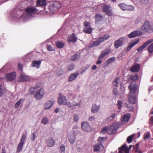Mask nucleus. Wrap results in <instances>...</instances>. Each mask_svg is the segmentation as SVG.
<instances>
[{
    "instance_id": "obj_1",
    "label": "nucleus",
    "mask_w": 153,
    "mask_h": 153,
    "mask_svg": "<svg viewBox=\"0 0 153 153\" xmlns=\"http://www.w3.org/2000/svg\"><path fill=\"white\" fill-rule=\"evenodd\" d=\"M26 3V1H24L20 4V5L22 7L21 8L18 6L11 10L10 13L11 19L13 21H23V18H24V9H23V6Z\"/></svg>"
},
{
    "instance_id": "obj_2",
    "label": "nucleus",
    "mask_w": 153,
    "mask_h": 153,
    "mask_svg": "<svg viewBox=\"0 0 153 153\" xmlns=\"http://www.w3.org/2000/svg\"><path fill=\"white\" fill-rule=\"evenodd\" d=\"M61 7L60 3L57 1H52L48 8L45 7V11L46 13L53 14L56 12Z\"/></svg>"
},
{
    "instance_id": "obj_3",
    "label": "nucleus",
    "mask_w": 153,
    "mask_h": 153,
    "mask_svg": "<svg viewBox=\"0 0 153 153\" xmlns=\"http://www.w3.org/2000/svg\"><path fill=\"white\" fill-rule=\"evenodd\" d=\"M123 125V123L120 122H117L113 123L108 127L107 133L110 135L116 133L117 129L121 127Z\"/></svg>"
},
{
    "instance_id": "obj_4",
    "label": "nucleus",
    "mask_w": 153,
    "mask_h": 153,
    "mask_svg": "<svg viewBox=\"0 0 153 153\" xmlns=\"http://www.w3.org/2000/svg\"><path fill=\"white\" fill-rule=\"evenodd\" d=\"M23 9L24 10L25 9L24 13V18H23L24 22H26L29 17L31 16L34 13L36 10L34 7H26L25 8V6Z\"/></svg>"
},
{
    "instance_id": "obj_5",
    "label": "nucleus",
    "mask_w": 153,
    "mask_h": 153,
    "mask_svg": "<svg viewBox=\"0 0 153 153\" xmlns=\"http://www.w3.org/2000/svg\"><path fill=\"white\" fill-rule=\"evenodd\" d=\"M27 131H26L22 134L20 142L18 145L16 152H19L22 150L24 143L25 140L27 138Z\"/></svg>"
},
{
    "instance_id": "obj_6",
    "label": "nucleus",
    "mask_w": 153,
    "mask_h": 153,
    "mask_svg": "<svg viewBox=\"0 0 153 153\" xmlns=\"http://www.w3.org/2000/svg\"><path fill=\"white\" fill-rule=\"evenodd\" d=\"M110 6L109 5L105 4L103 7V11L105 13V14L108 15V16H113V12L109 8Z\"/></svg>"
},
{
    "instance_id": "obj_7",
    "label": "nucleus",
    "mask_w": 153,
    "mask_h": 153,
    "mask_svg": "<svg viewBox=\"0 0 153 153\" xmlns=\"http://www.w3.org/2000/svg\"><path fill=\"white\" fill-rule=\"evenodd\" d=\"M118 6L123 10H132L134 8V6L127 5L124 3H120Z\"/></svg>"
},
{
    "instance_id": "obj_8",
    "label": "nucleus",
    "mask_w": 153,
    "mask_h": 153,
    "mask_svg": "<svg viewBox=\"0 0 153 153\" xmlns=\"http://www.w3.org/2000/svg\"><path fill=\"white\" fill-rule=\"evenodd\" d=\"M81 127L82 129L85 131L90 132L92 129V128L91 127L89 124L86 122H82Z\"/></svg>"
},
{
    "instance_id": "obj_9",
    "label": "nucleus",
    "mask_w": 153,
    "mask_h": 153,
    "mask_svg": "<svg viewBox=\"0 0 153 153\" xmlns=\"http://www.w3.org/2000/svg\"><path fill=\"white\" fill-rule=\"evenodd\" d=\"M151 25L149 22L146 21L141 27V30H143V32H146L148 31L151 28Z\"/></svg>"
},
{
    "instance_id": "obj_10",
    "label": "nucleus",
    "mask_w": 153,
    "mask_h": 153,
    "mask_svg": "<svg viewBox=\"0 0 153 153\" xmlns=\"http://www.w3.org/2000/svg\"><path fill=\"white\" fill-rule=\"evenodd\" d=\"M104 148L102 142H100V143L93 146L94 151L96 152L98 151L101 152L103 150Z\"/></svg>"
},
{
    "instance_id": "obj_11",
    "label": "nucleus",
    "mask_w": 153,
    "mask_h": 153,
    "mask_svg": "<svg viewBox=\"0 0 153 153\" xmlns=\"http://www.w3.org/2000/svg\"><path fill=\"white\" fill-rule=\"evenodd\" d=\"M143 34L142 32L139 30L134 31L128 35V37L129 38H132L136 37L141 36Z\"/></svg>"
},
{
    "instance_id": "obj_12",
    "label": "nucleus",
    "mask_w": 153,
    "mask_h": 153,
    "mask_svg": "<svg viewBox=\"0 0 153 153\" xmlns=\"http://www.w3.org/2000/svg\"><path fill=\"white\" fill-rule=\"evenodd\" d=\"M128 88L130 91V94L133 95L135 94V93L136 92L137 89V87L136 84L134 85L131 83L128 86Z\"/></svg>"
},
{
    "instance_id": "obj_13",
    "label": "nucleus",
    "mask_w": 153,
    "mask_h": 153,
    "mask_svg": "<svg viewBox=\"0 0 153 153\" xmlns=\"http://www.w3.org/2000/svg\"><path fill=\"white\" fill-rule=\"evenodd\" d=\"M123 38L121 37L115 41L114 45L115 48H118L123 45Z\"/></svg>"
},
{
    "instance_id": "obj_14",
    "label": "nucleus",
    "mask_w": 153,
    "mask_h": 153,
    "mask_svg": "<svg viewBox=\"0 0 153 153\" xmlns=\"http://www.w3.org/2000/svg\"><path fill=\"white\" fill-rule=\"evenodd\" d=\"M153 41V40L152 39H150L149 40L147 41L144 43H143L142 45L139 47L137 49V51L138 52L140 51L141 50H143L147 46L149 45Z\"/></svg>"
},
{
    "instance_id": "obj_15",
    "label": "nucleus",
    "mask_w": 153,
    "mask_h": 153,
    "mask_svg": "<svg viewBox=\"0 0 153 153\" xmlns=\"http://www.w3.org/2000/svg\"><path fill=\"white\" fill-rule=\"evenodd\" d=\"M44 94V90L42 88H41L35 95V97L37 100H39L43 97Z\"/></svg>"
},
{
    "instance_id": "obj_16",
    "label": "nucleus",
    "mask_w": 153,
    "mask_h": 153,
    "mask_svg": "<svg viewBox=\"0 0 153 153\" xmlns=\"http://www.w3.org/2000/svg\"><path fill=\"white\" fill-rule=\"evenodd\" d=\"M136 95L135 94H129L128 99L129 103L132 104H134L136 101Z\"/></svg>"
},
{
    "instance_id": "obj_17",
    "label": "nucleus",
    "mask_w": 153,
    "mask_h": 153,
    "mask_svg": "<svg viewBox=\"0 0 153 153\" xmlns=\"http://www.w3.org/2000/svg\"><path fill=\"white\" fill-rule=\"evenodd\" d=\"M55 140L52 137H49L46 140V145L48 147H52L55 144Z\"/></svg>"
},
{
    "instance_id": "obj_18",
    "label": "nucleus",
    "mask_w": 153,
    "mask_h": 153,
    "mask_svg": "<svg viewBox=\"0 0 153 153\" xmlns=\"http://www.w3.org/2000/svg\"><path fill=\"white\" fill-rule=\"evenodd\" d=\"M77 37L75 36L74 33H73L70 36L67 38L68 41L69 43L71 42H75L77 40Z\"/></svg>"
},
{
    "instance_id": "obj_19",
    "label": "nucleus",
    "mask_w": 153,
    "mask_h": 153,
    "mask_svg": "<svg viewBox=\"0 0 153 153\" xmlns=\"http://www.w3.org/2000/svg\"><path fill=\"white\" fill-rule=\"evenodd\" d=\"M16 74L15 72L7 74H6L8 80L12 81L14 80L16 78Z\"/></svg>"
},
{
    "instance_id": "obj_20",
    "label": "nucleus",
    "mask_w": 153,
    "mask_h": 153,
    "mask_svg": "<svg viewBox=\"0 0 153 153\" xmlns=\"http://www.w3.org/2000/svg\"><path fill=\"white\" fill-rule=\"evenodd\" d=\"M94 18L95 19V23H98L100 22L103 19V17L101 14L98 13L95 14Z\"/></svg>"
},
{
    "instance_id": "obj_21",
    "label": "nucleus",
    "mask_w": 153,
    "mask_h": 153,
    "mask_svg": "<svg viewBox=\"0 0 153 153\" xmlns=\"http://www.w3.org/2000/svg\"><path fill=\"white\" fill-rule=\"evenodd\" d=\"M140 65L139 64L136 63L131 68L130 70L131 72H138L140 70Z\"/></svg>"
},
{
    "instance_id": "obj_22",
    "label": "nucleus",
    "mask_w": 153,
    "mask_h": 153,
    "mask_svg": "<svg viewBox=\"0 0 153 153\" xmlns=\"http://www.w3.org/2000/svg\"><path fill=\"white\" fill-rule=\"evenodd\" d=\"M41 62L42 60L33 61L31 64V66L32 67H36L37 68H39V65Z\"/></svg>"
},
{
    "instance_id": "obj_23",
    "label": "nucleus",
    "mask_w": 153,
    "mask_h": 153,
    "mask_svg": "<svg viewBox=\"0 0 153 153\" xmlns=\"http://www.w3.org/2000/svg\"><path fill=\"white\" fill-rule=\"evenodd\" d=\"M67 99L65 96H62L58 98V102L60 105L65 104Z\"/></svg>"
},
{
    "instance_id": "obj_24",
    "label": "nucleus",
    "mask_w": 153,
    "mask_h": 153,
    "mask_svg": "<svg viewBox=\"0 0 153 153\" xmlns=\"http://www.w3.org/2000/svg\"><path fill=\"white\" fill-rule=\"evenodd\" d=\"M46 0H37L36 1L37 6L39 7H44L46 4Z\"/></svg>"
},
{
    "instance_id": "obj_25",
    "label": "nucleus",
    "mask_w": 153,
    "mask_h": 153,
    "mask_svg": "<svg viewBox=\"0 0 153 153\" xmlns=\"http://www.w3.org/2000/svg\"><path fill=\"white\" fill-rule=\"evenodd\" d=\"M80 58V53H77L71 56L70 57V59L72 61H76L78 60Z\"/></svg>"
},
{
    "instance_id": "obj_26",
    "label": "nucleus",
    "mask_w": 153,
    "mask_h": 153,
    "mask_svg": "<svg viewBox=\"0 0 153 153\" xmlns=\"http://www.w3.org/2000/svg\"><path fill=\"white\" fill-rule=\"evenodd\" d=\"M53 104V102L51 100H49L47 102L45 105V109L46 110L50 109Z\"/></svg>"
},
{
    "instance_id": "obj_27",
    "label": "nucleus",
    "mask_w": 153,
    "mask_h": 153,
    "mask_svg": "<svg viewBox=\"0 0 153 153\" xmlns=\"http://www.w3.org/2000/svg\"><path fill=\"white\" fill-rule=\"evenodd\" d=\"M130 117V114H124L122 120L123 123L125 122L126 123H128Z\"/></svg>"
},
{
    "instance_id": "obj_28",
    "label": "nucleus",
    "mask_w": 153,
    "mask_h": 153,
    "mask_svg": "<svg viewBox=\"0 0 153 153\" xmlns=\"http://www.w3.org/2000/svg\"><path fill=\"white\" fill-rule=\"evenodd\" d=\"M139 39H138L135 42L129 45L127 47L126 49V52H128L135 45H136L139 42Z\"/></svg>"
},
{
    "instance_id": "obj_29",
    "label": "nucleus",
    "mask_w": 153,
    "mask_h": 153,
    "mask_svg": "<svg viewBox=\"0 0 153 153\" xmlns=\"http://www.w3.org/2000/svg\"><path fill=\"white\" fill-rule=\"evenodd\" d=\"M78 73H73L71 74L69 77L68 81L69 82H71L74 80L76 78L78 75Z\"/></svg>"
},
{
    "instance_id": "obj_30",
    "label": "nucleus",
    "mask_w": 153,
    "mask_h": 153,
    "mask_svg": "<svg viewBox=\"0 0 153 153\" xmlns=\"http://www.w3.org/2000/svg\"><path fill=\"white\" fill-rule=\"evenodd\" d=\"M68 139L70 143L71 144H73L76 140V135L74 134L73 135L69 136Z\"/></svg>"
},
{
    "instance_id": "obj_31",
    "label": "nucleus",
    "mask_w": 153,
    "mask_h": 153,
    "mask_svg": "<svg viewBox=\"0 0 153 153\" xmlns=\"http://www.w3.org/2000/svg\"><path fill=\"white\" fill-rule=\"evenodd\" d=\"M140 145V143H138L133 146V149L135 152L138 153H142L143 151L139 148V146Z\"/></svg>"
},
{
    "instance_id": "obj_32",
    "label": "nucleus",
    "mask_w": 153,
    "mask_h": 153,
    "mask_svg": "<svg viewBox=\"0 0 153 153\" xmlns=\"http://www.w3.org/2000/svg\"><path fill=\"white\" fill-rule=\"evenodd\" d=\"M56 46L59 48L61 49L65 45L64 43L60 41H58L56 42L55 43Z\"/></svg>"
},
{
    "instance_id": "obj_33",
    "label": "nucleus",
    "mask_w": 153,
    "mask_h": 153,
    "mask_svg": "<svg viewBox=\"0 0 153 153\" xmlns=\"http://www.w3.org/2000/svg\"><path fill=\"white\" fill-rule=\"evenodd\" d=\"M28 79V77L27 75L22 73L20 74V81H27Z\"/></svg>"
},
{
    "instance_id": "obj_34",
    "label": "nucleus",
    "mask_w": 153,
    "mask_h": 153,
    "mask_svg": "<svg viewBox=\"0 0 153 153\" xmlns=\"http://www.w3.org/2000/svg\"><path fill=\"white\" fill-rule=\"evenodd\" d=\"M99 109V107L96 104H93L91 108V111L93 113H96Z\"/></svg>"
},
{
    "instance_id": "obj_35",
    "label": "nucleus",
    "mask_w": 153,
    "mask_h": 153,
    "mask_svg": "<svg viewBox=\"0 0 153 153\" xmlns=\"http://www.w3.org/2000/svg\"><path fill=\"white\" fill-rule=\"evenodd\" d=\"M100 45V43H98L97 41H95L93 42L92 43L90 44L88 47L89 48H91Z\"/></svg>"
},
{
    "instance_id": "obj_36",
    "label": "nucleus",
    "mask_w": 153,
    "mask_h": 153,
    "mask_svg": "<svg viewBox=\"0 0 153 153\" xmlns=\"http://www.w3.org/2000/svg\"><path fill=\"white\" fill-rule=\"evenodd\" d=\"M24 99L23 98L21 99L18 100L15 104V107L16 108H17L18 107L19 105L21 104V102H23L24 101Z\"/></svg>"
},
{
    "instance_id": "obj_37",
    "label": "nucleus",
    "mask_w": 153,
    "mask_h": 153,
    "mask_svg": "<svg viewBox=\"0 0 153 153\" xmlns=\"http://www.w3.org/2000/svg\"><path fill=\"white\" fill-rule=\"evenodd\" d=\"M115 58L114 57H112L111 58H110L106 61V63L108 64H109L110 63H112L113 62L115 61Z\"/></svg>"
},
{
    "instance_id": "obj_38",
    "label": "nucleus",
    "mask_w": 153,
    "mask_h": 153,
    "mask_svg": "<svg viewBox=\"0 0 153 153\" xmlns=\"http://www.w3.org/2000/svg\"><path fill=\"white\" fill-rule=\"evenodd\" d=\"M134 135L135 134H134L129 136L127 137V141L128 143H129L131 142L133 138Z\"/></svg>"
},
{
    "instance_id": "obj_39",
    "label": "nucleus",
    "mask_w": 153,
    "mask_h": 153,
    "mask_svg": "<svg viewBox=\"0 0 153 153\" xmlns=\"http://www.w3.org/2000/svg\"><path fill=\"white\" fill-rule=\"evenodd\" d=\"M48 118L46 117H43L41 120L42 123L45 125H47L48 123Z\"/></svg>"
},
{
    "instance_id": "obj_40",
    "label": "nucleus",
    "mask_w": 153,
    "mask_h": 153,
    "mask_svg": "<svg viewBox=\"0 0 153 153\" xmlns=\"http://www.w3.org/2000/svg\"><path fill=\"white\" fill-rule=\"evenodd\" d=\"M1 86H0V97L3 96L6 92V89L5 88H1Z\"/></svg>"
},
{
    "instance_id": "obj_41",
    "label": "nucleus",
    "mask_w": 153,
    "mask_h": 153,
    "mask_svg": "<svg viewBox=\"0 0 153 153\" xmlns=\"http://www.w3.org/2000/svg\"><path fill=\"white\" fill-rule=\"evenodd\" d=\"M64 105H66L68 107L72 109H74V104H71L70 102H67V100H66V102L65 103Z\"/></svg>"
},
{
    "instance_id": "obj_42",
    "label": "nucleus",
    "mask_w": 153,
    "mask_h": 153,
    "mask_svg": "<svg viewBox=\"0 0 153 153\" xmlns=\"http://www.w3.org/2000/svg\"><path fill=\"white\" fill-rule=\"evenodd\" d=\"M111 50L109 48L105 49L104 51H102L101 53H103V54H104L105 56L107 54H108L110 52Z\"/></svg>"
},
{
    "instance_id": "obj_43",
    "label": "nucleus",
    "mask_w": 153,
    "mask_h": 153,
    "mask_svg": "<svg viewBox=\"0 0 153 153\" xmlns=\"http://www.w3.org/2000/svg\"><path fill=\"white\" fill-rule=\"evenodd\" d=\"M92 28L91 27L89 28H85L84 29V32L90 34L92 32Z\"/></svg>"
},
{
    "instance_id": "obj_44",
    "label": "nucleus",
    "mask_w": 153,
    "mask_h": 153,
    "mask_svg": "<svg viewBox=\"0 0 153 153\" xmlns=\"http://www.w3.org/2000/svg\"><path fill=\"white\" fill-rule=\"evenodd\" d=\"M147 49L149 53H152L153 52V44H151L148 47Z\"/></svg>"
},
{
    "instance_id": "obj_45",
    "label": "nucleus",
    "mask_w": 153,
    "mask_h": 153,
    "mask_svg": "<svg viewBox=\"0 0 153 153\" xmlns=\"http://www.w3.org/2000/svg\"><path fill=\"white\" fill-rule=\"evenodd\" d=\"M47 49L48 51H55V49L51 47V46L50 45H48L47 46Z\"/></svg>"
},
{
    "instance_id": "obj_46",
    "label": "nucleus",
    "mask_w": 153,
    "mask_h": 153,
    "mask_svg": "<svg viewBox=\"0 0 153 153\" xmlns=\"http://www.w3.org/2000/svg\"><path fill=\"white\" fill-rule=\"evenodd\" d=\"M74 65L73 64H71L68 66V70L70 71L74 69Z\"/></svg>"
},
{
    "instance_id": "obj_47",
    "label": "nucleus",
    "mask_w": 153,
    "mask_h": 153,
    "mask_svg": "<svg viewBox=\"0 0 153 153\" xmlns=\"http://www.w3.org/2000/svg\"><path fill=\"white\" fill-rule=\"evenodd\" d=\"M108 129V127L106 126H105L104 127H103L101 132L100 133H102V134H105L106 132L107 133V130Z\"/></svg>"
},
{
    "instance_id": "obj_48",
    "label": "nucleus",
    "mask_w": 153,
    "mask_h": 153,
    "mask_svg": "<svg viewBox=\"0 0 153 153\" xmlns=\"http://www.w3.org/2000/svg\"><path fill=\"white\" fill-rule=\"evenodd\" d=\"M65 147L63 144H61L60 146L61 153H65Z\"/></svg>"
},
{
    "instance_id": "obj_49",
    "label": "nucleus",
    "mask_w": 153,
    "mask_h": 153,
    "mask_svg": "<svg viewBox=\"0 0 153 153\" xmlns=\"http://www.w3.org/2000/svg\"><path fill=\"white\" fill-rule=\"evenodd\" d=\"M36 90L35 88L32 87L30 88L29 91L30 92L31 94H33L35 93Z\"/></svg>"
},
{
    "instance_id": "obj_50",
    "label": "nucleus",
    "mask_w": 153,
    "mask_h": 153,
    "mask_svg": "<svg viewBox=\"0 0 153 153\" xmlns=\"http://www.w3.org/2000/svg\"><path fill=\"white\" fill-rule=\"evenodd\" d=\"M84 25H85V27H86V28L89 27H90L91 26L90 23L86 21H85V22H84Z\"/></svg>"
},
{
    "instance_id": "obj_51",
    "label": "nucleus",
    "mask_w": 153,
    "mask_h": 153,
    "mask_svg": "<svg viewBox=\"0 0 153 153\" xmlns=\"http://www.w3.org/2000/svg\"><path fill=\"white\" fill-rule=\"evenodd\" d=\"M115 116V114L114 113H113L112 115L109 116L107 120H111L114 119Z\"/></svg>"
},
{
    "instance_id": "obj_52",
    "label": "nucleus",
    "mask_w": 153,
    "mask_h": 153,
    "mask_svg": "<svg viewBox=\"0 0 153 153\" xmlns=\"http://www.w3.org/2000/svg\"><path fill=\"white\" fill-rule=\"evenodd\" d=\"M138 76L137 74H135V76H133L131 77V79L132 80L136 81L138 79Z\"/></svg>"
},
{
    "instance_id": "obj_53",
    "label": "nucleus",
    "mask_w": 153,
    "mask_h": 153,
    "mask_svg": "<svg viewBox=\"0 0 153 153\" xmlns=\"http://www.w3.org/2000/svg\"><path fill=\"white\" fill-rule=\"evenodd\" d=\"M122 102L121 100H118L117 105H118L119 109H120L122 107Z\"/></svg>"
},
{
    "instance_id": "obj_54",
    "label": "nucleus",
    "mask_w": 153,
    "mask_h": 153,
    "mask_svg": "<svg viewBox=\"0 0 153 153\" xmlns=\"http://www.w3.org/2000/svg\"><path fill=\"white\" fill-rule=\"evenodd\" d=\"M102 37L104 41L108 39L110 37V36L109 34H107L104 35Z\"/></svg>"
},
{
    "instance_id": "obj_55",
    "label": "nucleus",
    "mask_w": 153,
    "mask_h": 153,
    "mask_svg": "<svg viewBox=\"0 0 153 153\" xmlns=\"http://www.w3.org/2000/svg\"><path fill=\"white\" fill-rule=\"evenodd\" d=\"M79 119V116L77 114H76L74 116V120L75 122H77Z\"/></svg>"
},
{
    "instance_id": "obj_56",
    "label": "nucleus",
    "mask_w": 153,
    "mask_h": 153,
    "mask_svg": "<svg viewBox=\"0 0 153 153\" xmlns=\"http://www.w3.org/2000/svg\"><path fill=\"white\" fill-rule=\"evenodd\" d=\"M104 41V39H103L102 37H101L98 39L97 41L98 43H100V45L101 42H103Z\"/></svg>"
},
{
    "instance_id": "obj_57",
    "label": "nucleus",
    "mask_w": 153,
    "mask_h": 153,
    "mask_svg": "<svg viewBox=\"0 0 153 153\" xmlns=\"http://www.w3.org/2000/svg\"><path fill=\"white\" fill-rule=\"evenodd\" d=\"M149 1V0H140L141 3L143 4H147Z\"/></svg>"
},
{
    "instance_id": "obj_58",
    "label": "nucleus",
    "mask_w": 153,
    "mask_h": 153,
    "mask_svg": "<svg viewBox=\"0 0 153 153\" xmlns=\"http://www.w3.org/2000/svg\"><path fill=\"white\" fill-rule=\"evenodd\" d=\"M113 92L115 95H117L118 94V91L116 88H114L113 89Z\"/></svg>"
},
{
    "instance_id": "obj_59",
    "label": "nucleus",
    "mask_w": 153,
    "mask_h": 153,
    "mask_svg": "<svg viewBox=\"0 0 153 153\" xmlns=\"http://www.w3.org/2000/svg\"><path fill=\"white\" fill-rule=\"evenodd\" d=\"M124 152L126 153H129V150L128 149V147H127L126 148L123 149Z\"/></svg>"
},
{
    "instance_id": "obj_60",
    "label": "nucleus",
    "mask_w": 153,
    "mask_h": 153,
    "mask_svg": "<svg viewBox=\"0 0 153 153\" xmlns=\"http://www.w3.org/2000/svg\"><path fill=\"white\" fill-rule=\"evenodd\" d=\"M18 67L19 69V70H20V71L22 70V65L20 63H18Z\"/></svg>"
},
{
    "instance_id": "obj_61",
    "label": "nucleus",
    "mask_w": 153,
    "mask_h": 153,
    "mask_svg": "<svg viewBox=\"0 0 153 153\" xmlns=\"http://www.w3.org/2000/svg\"><path fill=\"white\" fill-rule=\"evenodd\" d=\"M119 152L118 153H123L124 152L123 149L121 147H119L118 148Z\"/></svg>"
},
{
    "instance_id": "obj_62",
    "label": "nucleus",
    "mask_w": 153,
    "mask_h": 153,
    "mask_svg": "<svg viewBox=\"0 0 153 153\" xmlns=\"http://www.w3.org/2000/svg\"><path fill=\"white\" fill-rule=\"evenodd\" d=\"M150 133L148 134H146L144 136V137L143 138V140H145L146 139L149 138L150 137Z\"/></svg>"
},
{
    "instance_id": "obj_63",
    "label": "nucleus",
    "mask_w": 153,
    "mask_h": 153,
    "mask_svg": "<svg viewBox=\"0 0 153 153\" xmlns=\"http://www.w3.org/2000/svg\"><path fill=\"white\" fill-rule=\"evenodd\" d=\"M36 137V134L35 133H33L32 134V137H31V139L32 140H33Z\"/></svg>"
},
{
    "instance_id": "obj_64",
    "label": "nucleus",
    "mask_w": 153,
    "mask_h": 153,
    "mask_svg": "<svg viewBox=\"0 0 153 153\" xmlns=\"http://www.w3.org/2000/svg\"><path fill=\"white\" fill-rule=\"evenodd\" d=\"M104 56H105L104 54H103V53H101V54L99 56V59H102L103 58Z\"/></svg>"
}]
</instances>
